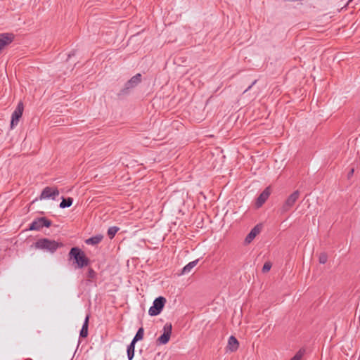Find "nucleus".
I'll return each instance as SVG.
<instances>
[{
    "label": "nucleus",
    "instance_id": "f257e3e1",
    "mask_svg": "<svg viewBox=\"0 0 360 360\" xmlns=\"http://www.w3.org/2000/svg\"><path fill=\"white\" fill-rule=\"evenodd\" d=\"M69 259H73L77 264L76 267L82 269L90 264L89 259L84 251L77 247L72 248L68 253Z\"/></svg>",
    "mask_w": 360,
    "mask_h": 360
},
{
    "label": "nucleus",
    "instance_id": "f03ea898",
    "mask_svg": "<svg viewBox=\"0 0 360 360\" xmlns=\"http://www.w3.org/2000/svg\"><path fill=\"white\" fill-rule=\"evenodd\" d=\"M34 246L37 249H41L44 250H46L51 253L55 252L58 248L63 247V245L61 243H58L53 240H50L48 238H41L37 240Z\"/></svg>",
    "mask_w": 360,
    "mask_h": 360
},
{
    "label": "nucleus",
    "instance_id": "7ed1b4c3",
    "mask_svg": "<svg viewBox=\"0 0 360 360\" xmlns=\"http://www.w3.org/2000/svg\"><path fill=\"white\" fill-rule=\"evenodd\" d=\"M167 300L164 297L160 296L153 301V304L150 307L148 314L150 316H157L161 313Z\"/></svg>",
    "mask_w": 360,
    "mask_h": 360
},
{
    "label": "nucleus",
    "instance_id": "20e7f679",
    "mask_svg": "<svg viewBox=\"0 0 360 360\" xmlns=\"http://www.w3.org/2000/svg\"><path fill=\"white\" fill-rule=\"evenodd\" d=\"M51 221L46 217H39L34 219L30 225L29 230L39 231L44 226L50 227L51 226Z\"/></svg>",
    "mask_w": 360,
    "mask_h": 360
},
{
    "label": "nucleus",
    "instance_id": "39448f33",
    "mask_svg": "<svg viewBox=\"0 0 360 360\" xmlns=\"http://www.w3.org/2000/svg\"><path fill=\"white\" fill-rule=\"evenodd\" d=\"M300 195V193L298 190L295 191L292 194H290L283 203L281 207V212H286L289 211L293 207L295 202L299 198Z\"/></svg>",
    "mask_w": 360,
    "mask_h": 360
},
{
    "label": "nucleus",
    "instance_id": "423d86ee",
    "mask_svg": "<svg viewBox=\"0 0 360 360\" xmlns=\"http://www.w3.org/2000/svg\"><path fill=\"white\" fill-rule=\"evenodd\" d=\"M24 110V105L22 101H20L11 115V128L13 129L19 122Z\"/></svg>",
    "mask_w": 360,
    "mask_h": 360
},
{
    "label": "nucleus",
    "instance_id": "0eeeda50",
    "mask_svg": "<svg viewBox=\"0 0 360 360\" xmlns=\"http://www.w3.org/2000/svg\"><path fill=\"white\" fill-rule=\"evenodd\" d=\"M172 330V323H167L163 327V333L157 339V342L160 345L167 344L170 339Z\"/></svg>",
    "mask_w": 360,
    "mask_h": 360
},
{
    "label": "nucleus",
    "instance_id": "6e6552de",
    "mask_svg": "<svg viewBox=\"0 0 360 360\" xmlns=\"http://www.w3.org/2000/svg\"><path fill=\"white\" fill-rule=\"evenodd\" d=\"M141 82V75L140 73L133 76L126 84L124 88L122 90L123 94L127 93V91L135 87Z\"/></svg>",
    "mask_w": 360,
    "mask_h": 360
},
{
    "label": "nucleus",
    "instance_id": "1a4fd4ad",
    "mask_svg": "<svg viewBox=\"0 0 360 360\" xmlns=\"http://www.w3.org/2000/svg\"><path fill=\"white\" fill-rule=\"evenodd\" d=\"M59 195V191L57 188H51V187H46L43 189L41 195H40V199H46L52 198L53 199H55L56 196H58Z\"/></svg>",
    "mask_w": 360,
    "mask_h": 360
},
{
    "label": "nucleus",
    "instance_id": "9d476101",
    "mask_svg": "<svg viewBox=\"0 0 360 360\" xmlns=\"http://www.w3.org/2000/svg\"><path fill=\"white\" fill-rule=\"evenodd\" d=\"M271 194V188L270 187H266L257 197L255 205L257 208L261 207L264 203L267 200L269 195Z\"/></svg>",
    "mask_w": 360,
    "mask_h": 360
},
{
    "label": "nucleus",
    "instance_id": "9b49d317",
    "mask_svg": "<svg viewBox=\"0 0 360 360\" xmlns=\"http://www.w3.org/2000/svg\"><path fill=\"white\" fill-rule=\"evenodd\" d=\"M14 35L12 33L0 34V51L12 43Z\"/></svg>",
    "mask_w": 360,
    "mask_h": 360
},
{
    "label": "nucleus",
    "instance_id": "f8f14e48",
    "mask_svg": "<svg viewBox=\"0 0 360 360\" xmlns=\"http://www.w3.org/2000/svg\"><path fill=\"white\" fill-rule=\"evenodd\" d=\"M261 226L259 224L256 225L248 234L245 239V243L247 244L250 243L254 238L260 233Z\"/></svg>",
    "mask_w": 360,
    "mask_h": 360
},
{
    "label": "nucleus",
    "instance_id": "ddd939ff",
    "mask_svg": "<svg viewBox=\"0 0 360 360\" xmlns=\"http://www.w3.org/2000/svg\"><path fill=\"white\" fill-rule=\"evenodd\" d=\"M239 346V342L234 336H231L228 341V347L231 352L237 350Z\"/></svg>",
    "mask_w": 360,
    "mask_h": 360
},
{
    "label": "nucleus",
    "instance_id": "4468645a",
    "mask_svg": "<svg viewBox=\"0 0 360 360\" xmlns=\"http://www.w3.org/2000/svg\"><path fill=\"white\" fill-rule=\"evenodd\" d=\"M89 315H86L82 328L80 330L79 336L81 338H86L88 335Z\"/></svg>",
    "mask_w": 360,
    "mask_h": 360
},
{
    "label": "nucleus",
    "instance_id": "2eb2a0df",
    "mask_svg": "<svg viewBox=\"0 0 360 360\" xmlns=\"http://www.w3.org/2000/svg\"><path fill=\"white\" fill-rule=\"evenodd\" d=\"M103 238V237L101 235H96L86 239L85 240V243L88 245H97L102 240Z\"/></svg>",
    "mask_w": 360,
    "mask_h": 360
},
{
    "label": "nucleus",
    "instance_id": "dca6fc26",
    "mask_svg": "<svg viewBox=\"0 0 360 360\" xmlns=\"http://www.w3.org/2000/svg\"><path fill=\"white\" fill-rule=\"evenodd\" d=\"M198 261H199V259H196V260L191 262L188 264H186L182 269L181 274H186L189 273L191 271V269L197 265Z\"/></svg>",
    "mask_w": 360,
    "mask_h": 360
},
{
    "label": "nucleus",
    "instance_id": "f3484780",
    "mask_svg": "<svg viewBox=\"0 0 360 360\" xmlns=\"http://www.w3.org/2000/svg\"><path fill=\"white\" fill-rule=\"evenodd\" d=\"M73 199L70 197L64 198L62 197V201L60 202L59 206L60 208L64 209L66 207H69L72 205Z\"/></svg>",
    "mask_w": 360,
    "mask_h": 360
},
{
    "label": "nucleus",
    "instance_id": "a211bd4d",
    "mask_svg": "<svg viewBox=\"0 0 360 360\" xmlns=\"http://www.w3.org/2000/svg\"><path fill=\"white\" fill-rule=\"evenodd\" d=\"M135 342H132L128 345L127 347V356L129 360H132L134 356V351H135Z\"/></svg>",
    "mask_w": 360,
    "mask_h": 360
},
{
    "label": "nucleus",
    "instance_id": "6ab92c4d",
    "mask_svg": "<svg viewBox=\"0 0 360 360\" xmlns=\"http://www.w3.org/2000/svg\"><path fill=\"white\" fill-rule=\"evenodd\" d=\"M144 335V329L143 327H141L139 328L138 331L136 332L134 338L132 340V342H134L135 343L139 340H141L143 338Z\"/></svg>",
    "mask_w": 360,
    "mask_h": 360
},
{
    "label": "nucleus",
    "instance_id": "aec40b11",
    "mask_svg": "<svg viewBox=\"0 0 360 360\" xmlns=\"http://www.w3.org/2000/svg\"><path fill=\"white\" fill-rule=\"evenodd\" d=\"M359 165H360V162L359 161H356L353 164H352V168L350 169L349 172L347 174V179H348L352 178V176H353V174L354 173L355 168L356 167L358 168Z\"/></svg>",
    "mask_w": 360,
    "mask_h": 360
},
{
    "label": "nucleus",
    "instance_id": "412c9836",
    "mask_svg": "<svg viewBox=\"0 0 360 360\" xmlns=\"http://www.w3.org/2000/svg\"><path fill=\"white\" fill-rule=\"evenodd\" d=\"M119 231V228L117 226L110 227L108 230V236L110 239L114 238L117 232Z\"/></svg>",
    "mask_w": 360,
    "mask_h": 360
},
{
    "label": "nucleus",
    "instance_id": "4be33fe9",
    "mask_svg": "<svg viewBox=\"0 0 360 360\" xmlns=\"http://www.w3.org/2000/svg\"><path fill=\"white\" fill-rule=\"evenodd\" d=\"M86 276L88 281H91L96 277V273L92 268H89Z\"/></svg>",
    "mask_w": 360,
    "mask_h": 360
},
{
    "label": "nucleus",
    "instance_id": "5701e85b",
    "mask_svg": "<svg viewBox=\"0 0 360 360\" xmlns=\"http://www.w3.org/2000/svg\"><path fill=\"white\" fill-rule=\"evenodd\" d=\"M305 350L304 349H300L295 355L292 357L290 360H302L304 354Z\"/></svg>",
    "mask_w": 360,
    "mask_h": 360
},
{
    "label": "nucleus",
    "instance_id": "b1692460",
    "mask_svg": "<svg viewBox=\"0 0 360 360\" xmlns=\"http://www.w3.org/2000/svg\"><path fill=\"white\" fill-rule=\"evenodd\" d=\"M328 260V256L326 253H321L319 257V261L321 264H326Z\"/></svg>",
    "mask_w": 360,
    "mask_h": 360
},
{
    "label": "nucleus",
    "instance_id": "393cba45",
    "mask_svg": "<svg viewBox=\"0 0 360 360\" xmlns=\"http://www.w3.org/2000/svg\"><path fill=\"white\" fill-rule=\"evenodd\" d=\"M271 263L269 262H266L264 263L263 267H262V272L263 273H266L268 272L269 271H270L271 268Z\"/></svg>",
    "mask_w": 360,
    "mask_h": 360
},
{
    "label": "nucleus",
    "instance_id": "a878e982",
    "mask_svg": "<svg viewBox=\"0 0 360 360\" xmlns=\"http://www.w3.org/2000/svg\"><path fill=\"white\" fill-rule=\"evenodd\" d=\"M256 82H257V80H255V81L252 82V84L250 86H249L245 89V91H248L249 89H251V87H252V86H253Z\"/></svg>",
    "mask_w": 360,
    "mask_h": 360
}]
</instances>
